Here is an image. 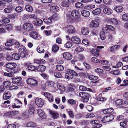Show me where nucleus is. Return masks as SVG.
<instances>
[{
    "label": "nucleus",
    "instance_id": "nucleus-1",
    "mask_svg": "<svg viewBox=\"0 0 128 128\" xmlns=\"http://www.w3.org/2000/svg\"><path fill=\"white\" fill-rule=\"evenodd\" d=\"M66 16L67 19L70 22L74 21L76 22H78L81 20L80 14L76 10H73L71 14L67 13Z\"/></svg>",
    "mask_w": 128,
    "mask_h": 128
},
{
    "label": "nucleus",
    "instance_id": "nucleus-2",
    "mask_svg": "<svg viewBox=\"0 0 128 128\" xmlns=\"http://www.w3.org/2000/svg\"><path fill=\"white\" fill-rule=\"evenodd\" d=\"M22 47L20 48L18 50V53L20 56L23 58H27L29 57L30 52L25 46H22Z\"/></svg>",
    "mask_w": 128,
    "mask_h": 128
},
{
    "label": "nucleus",
    "instance_id": "nucleus-3",
    "mask_svg": "<svg viewBox=\"0 0 128 128\" xmlns=\"http://www.w3.org/2000/svg\"><path fill=\"white\" fill-rule=\"evenodd\" d=\"M16 66V64L14 63H9L6 65L7 71L13 74L17 72L15 69Z\"/></svg>",
    "mask_w": 128,
    "mask_h": 128
},
{
    "label": "nucleus",
    "instance_id": "nucleus-4",
    "mask_svg": "<svg viewBox=\"0 0 128 128\" xmlns=\"http://www.w3.org/2000/svg\"><path fill=\"white\" fill-rule=\"evenodd\" d=\"M77 72L72 70L67 69L66 70V73L65 74V77L69 80L72 79L73 78L74 76H78Z\"/></svg>",
    "mask_w": 128,
    "mask_h": 128
},
{
    "label": "nucleus",
    "instance_id": "nucleus-5",
    "mask_svg": "<svg viewBox=\"0 0 128 128\" xmlns=\"http://www.w3.org/2000/svg\"><path fill=\"white\" fill-rule=\"evenodd\" d=\"M97 99V100L96 102H94L93 103L94 105H98L101 104L102 103L104 102L107 100V98L102 96V94L101 93L96 96V99Z\"/></svg>",
    "mask_w": 128,
    "mask_h": 128
},
{
    "label": "nucleus",
    "instance_id": "nucleus-6",
    "mask_svg": "<svg viewBox=\"0 0 128 128\" xmlns=\"http://www.w3.org/2000/svg\"><path fill=\"white\" fill-rule=\"evenodd\" d=\"M79 95L82 98V100L85 102H88L89 98L90 97V95L89 94L84 92H80Z\"/></svg>",
    "mask_w": 128,
    "mask_h": 128
},
{
    "label": "nucleus",
    "instance_id": "nucleus-7",
    "mask_svg": "<svg viewBox=\"0 0 128 128\" xmlns=\"http://www.w3.org/2000/svg\"><path fill=\"white\" fill-rule=\"evenodd\" d=\"M19 113V111H10L5 113L4 115V116L6 118H12L14 116Z\"/></svg>",
    "mask_w": 128,
    "mask_h": 128
},
{
    "label": "nucleus",
    "instance_id": "nucleus-8",
    "mask_svg": "<svg viewBox=\"0 0 128 128\" xmlns=\"http://www.w3.org/2000/svg\"><path fill=\"white\" fill-rule=\"evenodd\" d=\"M66 30L68 35L74 34L76 32L74 27L71 25L67 26L66 28Z\"/></svg>",
    "mask_w": 128,
    "mask_h": 128
},
{
    "label": "nucleus",
    "instance_id": "nucleus-9",
    "mask_svg": "<svg viewBox=\"0 0 128 128\" xmlns=\"http://www.w3.org/2000/svg\"><path fill=\"white\" fill-rule=\"evenodd\" d=\"M114 118V115L106 116L102 118V121L104 123L109 122L113 120Z\"/></svg>",
    "mask_w": 128,
    "mask_h": 128
},
{
    "label": "nucleus",
    "instance_id": "nucleus-10",
    "mask_svg": "<svg viewBox=\"0 0 128 128\" xmlns=\"http://www.w3.org/2000/svg\"><path fill=\"white\" fill-rule=\"evenodd\" d=\"M23 29L28 32L32 30L34 28L32 24L30 23L26 22L24 24L23 26Z\"/></svg>",
    "mask_w": 128,
    "mask_h": 128
},
{
    "label": "nucleus",
    "instance_id": "nucleus-11",
    "mask_svg": "<svg viewBox=\"0 0 128 128\" xmlns=\"http://www.w3.org/2000/svg\"><path fill=\"white\" fill-rule=\"evenodd\" d=\"M102 32L104 33L107 34L109 32L110 30L112 31H114V28L112 26L106 24V26L102 28Z\"/></svg>",
    "mask_w": 128,
    "mask_h": 128
},
{
    "label": "nucleus",
    "instance_id": "nucleus-12",
    "mask_svg": "<svg viewBox=\"0 0 128 128\" xmlns=\"http://www.w3.org/2000/svg\"><path fill=\"white\" fill-rule=\"evenodd\" d=\"M27 84L30 86H36L38 83L37 81L34 79L32 78H28L26 79Z\"/></svg>",
    "mask_w": 128,
    "mask_h": 128
},
{
    "label": "nucleus",
    "instance_id": "nucleus-13",
    "mask_svg": "<svg viewBox=\"0 0 128 128\" xmlns=\"http://www.w3.org/2000/svg\"><path fill=\"white\" fill-rule=\"evenodd\" d=\"M99 121L98 120L91 121L90 123L92 124L93 128H99L101 127L102 125V124H99Z\"/></svg>",
    "mask_w": 128,
    "mask_h": 128
},
{
    "label": "nucleus",
    "instance_id": "nucleus-14",
    "mask_svg": "<svg viewBox=\"0 0 128 128\" xmlns=\"http://www.w3.org/2000/svg\"><path fill=\"white\" fill-rule=\"evenodd\" d=\"M102 112L104 114H107L108 115H113L114 109L112 108H107L102 109Z\"/></svg>",
    "mask_w": 128,
    "mask_h": 128
},
{
    "label": "nucleus",
    "instance_id": "nucleus-15",
    "mask_svg": "<svg viewBox=\"0 0 128 128\" xmlns=\"http://www.w3.org/2000/svg\"><path fill=\"white\" fill-rule=\"evenodd\" d=\"M63 57L65 60H70L72 58V54L70 52H65L62 54Z\"/></svg>",
    "mask_w": 128,
    "mask_h": 128
},
{
    "label": "nucleus",
    "instance_id": "nucleus-16",
    "mask_svg": "<svg viewBox=\"0 0 128 128\" xmlns=\"http://www.w3.org/2000/svg\"><path fill=\"white\" fill-rule=\"evenodd\" d=\"M37 113L40 117L42 119H46L47 116L44 112L41 109L37 110Z\"/></svg>",
    "mask_w": 128,
    "mask_h": 128
},
{
    "label": "nucleus",
    "instance_id": "nucleus-17",
    "mask_svg": "<svg viewBox=\"0 0 128 128\" xmlns=\"http://www.w3.org/2000/svg\"><path fill=\"white\" fill-rule=\"evenodd\" d=\"M22 78L20 77H14L12 79V82L19 86L21 84Z\"/></svg>",
    "mask_w": 128,
    "mask_h": 128
},
{
    "label": "nucleus",
    "instance_id": "nucleus-18",
    "mask_svg": "<svg viewBox=\"0 0 128 128\" xmlns=\"http://www.w3.org/2000/svg\"><path fill=\"white\" fill-rule=\"evenodd\" d=\"M44 95L45 97L48 99L50 102H52L54 101V97L53 95L50 93L45 92Z\"/></svg>",
    "mask_w": 128,
    "mask_h": 128
},
{
    "label": "nucleus",
    "instance_id": "nucleus-19",
    "mask_svg": "<svg viewBox=\"0 0 128 128\" xmlns=\"http://www.w3.org/2000/svg\"><path fill=\"white\" fill-rule=\"evenodd\" d=\"M35 102L36 105L39 107H42L44 104V101L41 98H37L35 100Z\"/></svg>",
    "mask_w": 128,
    "mask_h": 128
},
{
    "label": "nucleus",
    "instance_id": "nucleus-20",
    "mask_svg": "<svg viewBox=\"0 0 128 128\" xmlns=\"http://www.w3.org/2000/svg\"><path fill=\"white\" fill-rule=\"evenodd\" d=\"M12 96V93L9 91H6L3 96V98L4 100L9 99Z\"/></svg>",
    "mask_w": 128,
    "mask_h": 128
},
{
    "label": "nucleus",
    "instance_id": "nucleus-21",
    "mask_svg": "<svg viewBox=\"0 0 128 128\" xmlns=\"http://www.w3.org/2000/svg\"><path fill=\"white\" fill-rule=\"evenodd\" d=\"M81 32L82 35L86 36L89 33V29L88 27H82L81 29Z\"/></svg>",
    "mask_w": 128,
    "mask_h": 128
},
{
    "label": "nucleus",
    "instance_id": "nucleus-22",
    "mask_svg": "<svg viewBox=\"0 0 128 128\" xmlns=\"http://www.w3.org/2000/svg\"><path fill=\"white\" fill-rule=\"evenodd\" d=\"M49 112L54 119H57L59 118L60 115L58 112L52 110H50Z\"/></svg>",
    "mask_w": 128,
    "mask_h": 128
},
{
    "label": "nucleus",
    "instance_id": "nucleus-23",
    "mask_svg": "<svg viewBox=\"0 0 128 128\" xmlns=\"http://www.w3.org/2000/svg\"><path fill=\"white\" fill-rule=\"evenodd\" d=\"M120 48V46L118 45H115L111 46L109 49V50L111 52H114L119 49Z\"/></svg>",
    "mask_w": 128,
    "mask_h": 128
},
{
    "label": "nucleus",
    "instance_id": "nucleus-24",
    "mask_svg": "<svg viewBox=\"0 0 128 128\" xmlns=\"http://www.w3.org/2000/svg\"><path fill=\"white\" fill-rule=\"evenodd\" d=\"M71 40L74 43L76 44L80 43L81 42L79 38L76 36L72 37L71 38Z\"/></svg>",
    "mask_w": 128,
    "mask_h": 128
},
{
    "label": "nucleus",
    "instance_id": "nucleus-25",
    "mask_svg": "<svg viewBox=\"0 0 128 128\" xmlns=\"http://www.w3.org/2000/svg\"><path fill=\"white\" fill-rule=\"evenodd\" d=\"M25 65L27 66L28 69L30 71H34L37 70V66L32 65L27 63H26Z\"/></svg>",
    "mask_w": 128,
    "mask_h": 128
},
{
    "label": "nucleus",
    "instance_id": "nucleus-26",
    "mask_svg": "<svg viewBox=\"0 0 128 128\" xmlns=\"http://www.w3.org/2000/svg\"><path fill=\"white\" fill-rule=\"evenodd\" d=\"M42 21L41 19L38 18H36L33 22L34 24L37 26L42 25Z\"/></svg>",
    "mask_w": 128,
    "mask_h": 128
},
{
    "label": "nucleus",
    "instance_id": "nucleus-27",
    "mask_svg": "<svg viewBox=\"0 0 128 128\" xmlns=\"http://www.w3.org/2000/svg\"><path fill=\"white\" fill-rule=\"evenodd\" d=\"M99 25L98 22L96 20H93L90 22L89 27L91 28L94 27H97Z\"/></svg>",
    "mask_w": 128,
    "mask_h": 128
},
{
    "label": "nucleus",
    "instance_id": "nucleus-28",
    "mask_svg": "<svg viewBox=\"0 0 128 128\" xmlns=\"http://www.w3.org/2000/svg\"><path fill=\"white\" fill-rule=\"evenodd\" d=\"M14 39H10L7 40L5 44V45L6 46H13Z\"/></svg>",
    "mask_w": 128,
    "mask_h": 128
},
{
    "label": "nucleus",
    "instance_id": "nucleus-29",
    "mask_svg": "<svg viewBox=\"0 0 128 128\" xmlns=\"http://www.w3.org/2000/svg\"><path fill=\"white\" fill-rule=\"evenodd\" d=\"M30 36L34 39L37 38L38 37V34L37 32L35 31H33L29 33Z\"/></svg>",
    "mask_w": 128,
    "mask_h": 128
},
{
    "label": "nucleus",
    "instance_id": "nucleus-30",
    "mask_svg": "<svg viewBox=\"0 0 128 128\" xmlns=\"http://www.w3.org/2000/svg\"><path fill=\"white\" fill-rule=\"evenodd\" d=\"M103 11L104 13L108 15H110L112 13V10L108 8H104L103 9Z\"/></svg>",
    "mask_w": 128,
    "mask_h": 128
},
{
    "label": "nucleus",
    "instance_id": "nucleus-31",
    "mask_svg": "<svg viewBox=\"0 0 128 128\" xmlns=\"http://www.w3.org/2000/svg\"><path fill=\"white\" fill-rule=\"evenodd\" d=\"M59 8L56 6H51L50 8V11L52 12H56L58 11L59 9Z\"/></svg>",
    "mask_w": 128,
    "mask_h": 128
},
{
    "label": "nucleus",
    "instance_id": "nucleus-32",
    "mask_svg": "<svg viewBox=\"0 0 128 128\" xmlns=\"http://www.w3.org/2000/svg\"><path fill=\"white\" fill-rule=\"evenodd\" d=\"M60 48L59 45H57L56 44H54L52 46V51L56 53L59 50Z\"/></svg>",
    "mask_w": 128,
    "mask_h": 128
},
{
    "label": "nucleus",
    "instance_id": "nucleus-33",
    "mask_svg": "<svg viewBox=\"0 0 128 128\" xmlns=\"http://www.w3.org/2000/svg\"><path fill=\"white\" fill-rule=\"evenodd\" d=\"M88 78L90 80L93 81L92 82L94 83H96L97 82L96 80L98 79V77L97 76L90 75L88 76Z\"/></svg>",
    "mask_w": 128,
    "mask_h": 128
},
{
    "label": "nucleus",
    "instance_id": "nucleus-34",
    "mask_svg": "<svg viewBox=\"0 0 128 128\" xmlns=\"http://www.w3.org/2000/svg\"><path fill=\"white\" fill-rule=\"evenodd\" d=\"M43 46L40 45L37 48V51L39 53L41 54L45 52V50H44Z\"/></svg>",
    "mask_w": 128,
    "mask_h": 128
},
{
    "label": "nucleus",
    "instance_id": "nucleus-35",
    "mask_svg": "<svg viewBox=\"0 0 128 128\" xmlns=\"http://www.w3.org/2000/svg\"><path fill=\"white\" fill-rule=\"evenodd\" d=\"M123 10V7L120 6H116L114 8L115 11L117 12H121Z\"/></svg>",
    "mask_w": 128,
    "mask_h": 128
},
{
    "label": "nucleus",
    "instance_id": "nucleus-36",
    "mask_svg": "<svg viewBox=\"0 0 128 128\" xmlns=\"http://www.w3.org/2000/svg\"><path fill=\"white\" fill-rule=\"evenodd\" d=\"M44 22L47 24H50L52 22V20L50 17L48 18L46 17L44 18L43 20Z\"/></svg>",
    "mask_w": 128,
    "mask_h": 128
},
{
    "label": "nucleus",
    "instance_id": "nucleus-37",
    "mask_svg": "<svg viewBox=\"0 0 128 128\" xmlns=\"http://www.w3.org/2000/svg\"><path fill=\"white\" fill-rule=\"evenodd\" d=\"M37 70L40 72H44L46 70V66L43 65H40L36 67Z\"/></svg>",
    "mask_w": 128,
    "mask_h": 128
},
{
    "label": "nucleus",
    "instance_id": "nucleus-38",
    "mask_svg": "<svg viewBox=\"0 0 128 128\" xmlns=\"http://www.w3.org/2000/svg\"><path fill=\"white\" fill-rule=\"evenodd\" d=\"M100 50L99 49L92 48L91 50L92 53L94 56H97L99 55L98 53Z\"/></svg>",
    "mask_w": 128,
    "mask_h": 128
},
{
    "label": "nucleus",
    "instance_id": "nucleus-39",
    "mask_svg": "<svg viewBox=\"0 0 128 128\" xmlns=\"http://www.w3.org/2000/svg\"><path fill=\"white\" fill-rule=\"evenodd\" d=\"M34 62L38 64H43L46 62V61L43 59H35L34 60Z\"/></svg>",
    "mask_w": 128,
    "mask_h": 128
},
{
    "label": "nucleus",
    "instance_id": "nucleus-40",
    "mask_svg": "<svg viewBox=\"0 0 128 128\" xmlns=\"http://www.w3.org/2000/svg\"><path fill=\"white\" fill-rule=\"evenodd\" d=\"M115 104L117 106H120L124 104V102L122 99H118L116 100L115 102Z\"/></svg>",
    "mask_w": 128,
    "mask_h": 128
},
{
    "label": "nucleus",
    "instance_id": "nucleus-41",
    "mask_svg": "<svg viewBox=\"0 0 128 128\" xmlns=\"http://www.w3.org/2000/svg\"><path fill=\"white\" fill-rule=\"evenodd\" d=\"M19 54L14 53L13 54L12 56V58L15 60H19L20 58V56Z\"/></svg>",
    "mask_w": 128,
    "mask_h": 128
},
{
    "label": "nucleus",
    "instance_id": "nucleus-42",
    "mask_svg": "<svg viewBox=\"0 0 128 128\" xmlns=\"http://www.w3.org/2000/svg\"><path fill=\"white\" fill-rule=\"evenodd\" d=\"M108 21L112 24L117 25L118 23V20L114 18H112L109 19L108 20Z\"/></svg>",
    "mask_w": 128,
    "mask_h": 128
},
{
    "label": "nucleus",
    "instance_id": "nucleus-43",
    "mask_svg": "<svg viewBox=\"0 0 128 128\" xmlns=\"http://www.w3.org/2000/svg\"><path fill=\"white\" fill-rule=\"evenodd\" d=\"M81 14L82 15L84 16L88 17L90 15V13L89 11L84 10L82 11Z\"/></svg>",
    "mask_w": 128,
    "mask_h": 128
},
{
    "label": "nucleus",
    "instance_id": "nucleus-44",
    "mask_svg": "<svg viewBox=\"0 0 128 128\" xmlns=\"http://www.w3.org/2000/svg\"><path fill=\"white\" fill-rule=\"evenodd\" d=\"M57 87L59 90L62 91H64L65 90V88L64 86L63 85L61 84H58Z\"/></svg>",
    "mask_w": 128,
    "mask_h": 128
},
{
    "label": "nucleus",
    "instance_id": "nucleus-45",
    "mask_svg": "<svg viewBox=\"0 0 128 128\" xmlns=\"http://www.w3.org/2000/svg\"><path fill=\"white\" fill-rule=\"evenodd\" d=\"M101 12V10L100 8H98L93 10L92 11V13L94 14L98 15L100 14Z\"/></svg>",
    "mask_w": 128,
    "mask_h": 128
},
{
    "label": "nucleus",
    "instance_id": "nucleus-46",
    "mask_svg": "<svg viewBox=\"0 0 128 128\" xmlns=\"http://www.w3.org/2000/svg\"><path fill=\"white\" fill-rule=\"evenodd\" d=\"M95 72L96 73L98 74L100 76H102L103 74L104 71L103 70L99 68H97L95 70Z\"/></svg>",
    "mask_w": 128,
    "mask_h": 128
},
{
    "label": "nucleus",
    "instance_id": "nucleus-47",
    "mask_svg": "<svg viewBox=\"0 0 128 128\" xmlns=\"http://www.w3.org/2000/svg\"><path fill=\"white\" fill-rule=\"evenodd\" d=\"M36 126V124L34 122H30L26 124V126L27 127H34Z\"/></svg>",
    "mask_w": 128,
    "mask_h": 128
},
{
    "label": "nucleus",
    "instance_id": "nucleus-48",
    "mask_svg": "<svg viewBox=\"0 0 128 128\" xmlns=\"http://www.w3.org/2000/svg\"><path fill=\"white\" fill-rule=\"evenodd\" d=\"M72 44L70 41H68L64 45V47L66 48H70L72 46Z\"/></svg>",
    "mask_w": 128,
    "mask_h": 128
},
{
    "label": "nucleus",
    "instance_id": "nucleus-49",
    "mask_svg": "<svg viewBox=\"0 0 128 128\" xmlns=\"http://www.w3.org/2000/svg\"><path fill=\"white\" fill-rule=\"evenodd\" d=\"M10 85V82L8 81L4 82L2 83V85L4 86V87L6 88H8L9 87Z\"/></svg>",
    "mask_w": 128,
    "mask_h": 128
},
{
    "label": "nucleus",
    "instance_id": "nucleus-50",
    "mask_svg": "<svg viewBox=\"0 0 128 128\" xmlns=\"http://www.w3.org/2000/svg\"><path fill=\"white\" fill-rule=\"evenodd\" d=\"M68 89L69 91H73L75 88V86L73 84H70L68 86Z\"/></svg>",
    "mask_w": 128,
    "mask_h": 128
},
{
    "label": "nucleus",
    "instance_id": "nucleus-51",
    "mask_svg": "<svg viewBox=\"0 0 128 128\" xmlns=\"http://www.w3.org/2000/svg\"><path fill=\"white\" fill-rule=\"evenodd\" d=\"M13 8V6H8L4 9V12L6 13H10L12 11Z\"/></svg>",
    "mask_w": 128,
    "mask_h": 128
},
{
    "label": "nucleus",
    "instance_id": "nucleus-52",
    "mask_svg": "<svg viewBox=\"0 0 128 128\" xmlns=\"http://www.w3.org/2000/svg\"><path fill=\"white\" fill-rule=\"evenodd\" d=\"M75 6L76 8H82L84 6L83 4L80 2L76 3Z\"/></svg>",
    "mask_w": 128,
    "mask_h": 128
},
{
    "label": "nucleus",
    "instance_id": "nucleus-53",
    "mask_svg": "<svg viewBox=\"0 0 128 128\" xmlns=\"http://www.w3.org/2000/svg\"><path fill=\"white\" fill-rule=\"evenodd\" d=\"M29 113L31 115H34L36 112L34 108L33 107L30 108L28 110Z\"/></svg>",
    "mask_w": 128,
    "mask_h": 128
},
{
    "label": "nucleus",
    "instance_id": "nucleus-54",
    "mask_svg": "<svg viewBox=\"0 0 128 128\" xmlns=\"http://www.w3.org/2000/svg\"><path fill=\"white\" fill-rule=\"evenodd\" d=\"M25 8L26 10L29 12H31L33 10V8L32 6L28 5H26Z\"/></svg>",
    "mask_w": 128,
    "mask_h": 128
},
{
    "label": "nucleus",
    "instance_id": "nucleus-55",
    "mask_svg": "<svg viewBox=\"0 0 128 128\" xmlns=\"http://www.w3.org/2000/svg\"><path fill=\"white\" fill-rule=\"evenodd\" d=\"M56 68L57 70L59 71H62L64 69V66L60 65H56Z\"/></svg>",
    "mask_w": 128,
    "mask_h": 128
},
{
    "label": "nucleus",
    "instance_id": "nucleus-56",
    "mask_svg": "<svg viewBox=\"0 0 128 128\" xmlns=\"http://www.w3.org/2000/svg\"><path fill=\"white\" fill-rule=\"evenodd\" d=\"M61 5L62 7H67L68 6V2L63 1L61 2Z\"/></svg>",
    "mask_w": 128,
    "mask_h": 128
},
{
    "label": "nucleus",
    "instance_id": "nucleus-57",
    "mask_svg": "<svg viewBox=\"0 0 128 128\" xmlns=\"http://www.w3.org/2000/svg\"><path fill=\"white\" fill-rule=\"evenodd\" d=\"M120 126L123 128H127L128 126L127 124V121H125L120 122Z\"/></svg>",
    "mask_w": 128,
    "mask_h": 128
},
{
    "label": "nucleus",
    "instance_id": "nucleus-58",
    "mask_svg": "<svg viewBox=\"0 0 128 128\" xmlns=\"http://www.w3.org/2000/svg\"><path fill=\"white\" fill-rule=\"evenodd\" d=\"M54 75L55 77L58 78H60L62 76L61 73L58 72H55Z\"/></svg>",
    "mask_w": 128,
    "mask_h": 128
},
{
    "label": "nucleus",
    "instance_id": "nucleus-59",
    "mask_svg": "<svg viewBox=\"0 0 128 128\" xmlns=\"http://www.w3.org/2000/svg\"><path fill=\"white\" fill-rule=\"evenodd\" d=\"M91 61L96 63H100V60L95 57H93L91 58Z\"/></svg>",
    "mask_w": 128,
    "mask_h": 128
},
{
    "label": "nucleus",
    "instance_id": "nucleus-60",
    "mask_svg": "<svg viewBox=\"0 0 128 128\" xmlns=\"http://www.w3.org/2000/svg\"><path fill=\"white\" fill-rule=\"evenodd\" d=\"M84 49L81 46H78L75 49V51L77 52H80L84 51Z\"/></svg>",
    "mask_w": 128,
    "mask_h": 128
},
{
    "label": "nucleus",
    "instance_id": "nucleus-61",
    "mask_svg": "<svg viewBox=\"0 0 128 128\" xmlns=\"http://www.w3.org/2000/svg\"><path fill=\"white\" fill-rule=\"evenodd\" d=\"M105 34L103 32L100 33V38L102 40H104L106 38V37L105 36Z\"/></svg>",
    "mask_w": 128,
    "mask_h": 128
},
{
    "label": "nucleus",
    "instance_id": "nucleus-62",
    "mask_svg": "<svg viewBox=\"0 0 128 128\" xmlns=\"http://www.w3.org/2000/svg\"><path fill=\"white\" fill-rule=\"evenodd\" d=\"M20 44L18 42L14 40V41L13 43V45L14 47L16 48H18L20 46Z\"/></svg>",
    "mask_w": 128,
    "mask_h": 128
},
{
    "label": "nucleus",
    "instance_id": "nucleus-63",
    "mask_svg": "<svg viewBox=\"0 0 128 128\" xmlns=\"http://www.w3.org/2000/svg\"><path fill=\"white\" fill-rule=\"evenodd\" d=\"M107 39L109 42H111L112 41V34H108L107 35Z\"/></svg>",
    "mask_w": 128,
    "mask_h": 128
},
{
    "label": "nucleus",
    "instance_id": "nucleus-64",
    "mask_svg": "<svg viewBox=\"0 0 128 128\" xmlns=\"http://www.w3.org/2000/svg\"><path fill=\"white\" fill-rule=\"evenodd\" d=\"M122 20L127 21L128 18V14H123L122 17Z\"/></svg>",
    "mask_w": 128,
    "mask_h": 128
}]
</instances>
